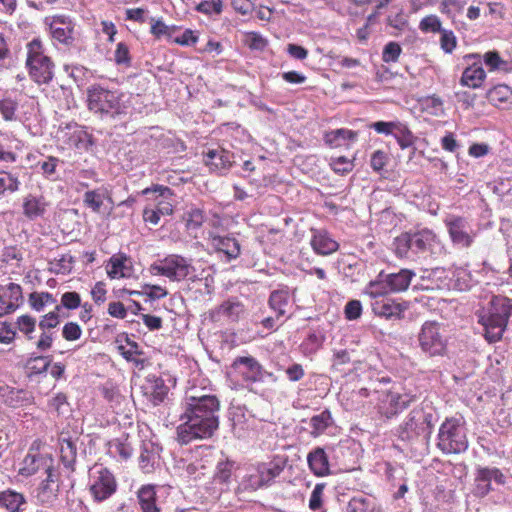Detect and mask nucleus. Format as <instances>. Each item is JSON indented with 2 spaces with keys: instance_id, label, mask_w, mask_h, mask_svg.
Listing matches in <instances>:
<instances>
[{
  "instance_id": "36",
  "label": "nucleus",
  "mask_w": 512,
  "mask_h": 512,
  "mask_svg": "<svg viewBox=\"0 0 512 512\" xmlns=\"http://www.w3.org/2000/svg\"><path fill=\"white\" fill-rule=\"evenodd\" d=\"M234 365L241 372H243L242 368H246L251 373L249 377L253 379L260 373V365L251 357H241L235 361Z\"/></svg>"
},
{
  "instance_id": "42",
  "label": "nucleus",
  "mask_w": 512,
  "mask_h": 512,
  "mask_svg": "<svg viewBox=\"0 0 512 512\" xmlns=\"http://www.w3.org/2000/svg\"><path fill=\"white\" fill-rule=\"evenodd\" d=\"M18 179L10 173L0 171V194L6 190L15 191L18 189Z\"/></svg>"
},
{
  "instance_id": "33",
  "label": "nucleus",
  "mask_w": 512,
  "mask_h": 512,
  "mask_svg": "<svg viewBox=\"0 0 512 512\" xmlns=\"http://www.w3.org/2000/svg\"><path fill=\"white\" fill-rule=\"evenodd\" d=\"M484 63L490 71L494 70H508V63L503 60L500 55L495 51H490L483 56Z\"/></svg>"
},
{
  "instance_id": "61",
  "label": "nucleus",
  "mask_w": 512,
  "mask_h": 512,
  "mask_svg": "<svg viewBox=\"0 0 512 512\" xmlns=\"http://www.w3.org/2000/svg\"><path fill=\"white\" fill-rule=\"evenodd\" d=\"M106 293L107 291L105 289V284L103 282H97L91 291L92 298L94 299L95 302L99 303L105 301Z\"/></svg>"
},
{
  "instance_id": "60",
  "label": "nucleus",
  "mask_w": 512,
  "mask_h": 512,
  "mask_svg": "<svg viewBox=\"0 0 512 512\" xmlns=\"http://www.w3.org/2000/svg\"><path fill=\"white\" fill-rule=\"evenodd\" d=\"M108 313L116 318L123 319L127 312L124 305L121 302H111L108 305Z\"/></svg>"
},
{
  "instance_id": "3",
  "label": "nucleus",
  "mask_w": 512,
  "mask_h": 512,
  "mask_svg": "<svg viewBox=\"0 0 512 512\" xmlns=\"http://www.w3.org/2000/svg\"><path fill=\"white\" fill-rule=\"evenodd\" d=\"M184 423L178 427V437L182 443H188L193 439L209 438L218 427V420L199 416H184Z\"/></svg>"
},
{
  "instance_id": "59",
  "label": "nucleus",
  "mask_w": 512,
  "mask_h": 512,
  "mask_svg": "<svg viewBox=\"0 0 512 512\" xmlns=\"http://www.w3.org/2000/svg\"><path fill=\"white\" fill-rule=\"evenodd\" d=\"M15 106V103L11 100H3L0 102V111L5 120L13 119Z\"/></svg>"
},
{
  "instance_id": "43",
  "label": "nucleus",
  "mask_w": 512,
  "mask_h": 512,
  "mask_svg": "<svg viewBox=\"0 0 512 512\" xmlns=\"http://www.w3.org/2000/svg\"><path fill=\"white\" fill-rule=\"evenodd\" d=\"M419 27L424 32H440L441 22L437 16L429 15L420 22Z\"/></svg>"
},
{
  "instance_id": "12",
  "label": "nucleus",
  "mask_w": 512,
  "mask_h": 512,
  "mask_svg": "<svg viewBox=\"0 0 512 512\" xmlns=\"http://www.w3.org/2000/svg\"><path fill=\"white\" fill-rule=\"evenodd\" d=\"M50 455L48 451H45L44 446L40 441H34L30 447L29 453L24 458L19 468V473L24 476H30L34 474L38 469H44V461L42 457Z\"/></svg>"
},
{
  "instance_id": "1",
  "label": "nucleus",
  "mask_w": 512,
  "mask_h": 512,
  "mask_svg": "<svg viewBox=\"0 0 512 512\" xmlns=\"http://www.w3.org/2000/svg\"><path fill=\"white\" fill-rule=\"evenodd\" d=\"M511 313L510 299L500 296L493 298L488 313L480 317V322L485 328V337L489 342H495L502 337Z\"/></svg>"
},
{
  "instance_id": "44",
  "label": "nucleus",
  "mask_w": 512,
  "mask_h": 512,
  "mask_svg": "<svg viewBox=\"0 0 512 512\" xmlns=\"http://www.w3.org/2000/svg\"><path fill=\"white\" fill-rule=\"evenodd\" d=\"M16 324L19 331L28 336L34 331L36 320L29 315H22L18 317Z\"/></svg>"
},
{
  "instance_id": "9",
  "label": "nucleus",
  "mask_w": 512,
  "mask_h": 512,
  "mask_svg": "<svg viewBox=\"0 0 512 512\" xmlns=\"http://www.w3.org/2000/svg\"><path fill=\"white\" fill-rule=\"evenodd\" d=\"M44 470L47 473L46 479L36 490V498L42 504L52 503L57 497L58 484L53 471V459L49 455L42 457Z\"/></svg>"
},
{
  "instance_id": "39",
  "label": "nucleus",
  "mask_w": 512,
  "mask_h": 512,
  "mask_svg": "<svg viewBox=\"0 0 512 512\" xmlns=\"http://www.w3.org/2000/svg\"><path fill=\"white\" fill-rule=\"evenodd\" d=\"M423 108L433 116H441L444 113L443 101L437 96H431L423 101Z\"/></svg>"
},
{
  "instance_id": "62",
  "label": "nucleus",
  "mask_w": 512,
  "mask_h": 512,
  "mask_svg": "<svg viewBox=\"0 0 512 512\" xmlns=\"http://www.w3.org/2000/svg\"><path fill=\"white\" fill-rule=\"evenodd\" d=\"M386 160L387 157L382 151H376L372 155L371 166L374 170L379 171L384 167Z\"/></svg>"
},
{
  "instance_id": "17",
  "label": "nucleus",
  "mask_w": 512,
  "mask_h": 512,
  "mask_svg": "<svg viewBox=\"0 0 512 512\" xmlns=\"http://www.w3.org/2000/svg\"><path fill=\"white\" fill-rule=\"evenodd\" d=\"M449 235L454 244L468 247L472 242L467 223L460 218H452L447 221Z\"/></svg>"
},
{
  "instance_id": "63",
  "label": "nucleus",
  "mask_w": 512,
  "mask_h": 512,
  "mask_svg": "<svg viewBox=\"0 0 512 512\" xmlns=\"http://www.w3.org/2000/svg\"><path fill=\"white\" fill-rule=\"evenodd\" d=\"M173 41L181 45H192L196 43L197 36L192 31L187 30L181 36L174 38Z\"/></svg>"
},
{
  "instance_id": "7",
  "label": "nucleus",
  "mask_w": 512,
  "mask_h": 512,
  "mask_svg": "<svg viewBox=\"0 0 512 512\" xmlns=\"http://www.w3.org/2000/svg\"><path fill=\"white\" fill-rule=\"evenodd\" d=\"M115 489L116 483L112 474L101 466H95L92 471L90 486L94 499L102 501L112 495Z\"/></svg>"
},
{
  "instance_id": "28",
  "label": "nucleus",
  "mask_w": 512,
  "mask_h": 512,
  "mask_svg": "<svg viewBox=\"0 0 512 512\" xmlns=\"http://www.w3.org/2000/svg\"><path fill=\"white\" fill-rule=\"evenodd\" d=\"M143 512H160L155 505V491L152 486L143 487L138 493Z\"/></svg>"
},
{
  "instance_id": "52",
  "label": "nucleus",
  "mask_w": 512,
  "mask_h": 512,
  "mask_svg": "<svg viewBox=\"0 0 512 512\" xmlns=\"http://www.w3.org/2000/svg\"><path fill=\"white\" fill-rule=\"evenodd\" d=\"M331 166L335 172L345 173L353 168V162L346 157H338L334 159Z\"/></svg>"
},
{
  "instance_id": "41",
  "label": "nucleus",
  "mask_w": 512,
  "mask_h": 512,
  "mask_svg": "<svg viewBox=\"0 0 512 512\" xmlns=\"http://www.w3.org/2000/svg\"><path fill=\"white\" fill-rule=\"evenodd\" d=\"M61 310V307L59 305L55 304V309L46 315L43 316L41 319L39 326L42 329H52L56 327L60 320H59V312Z\"/></svg>"
},
{
  "instance_id": "27",
  "label": "nucleus",
  "mask_w": 512,
  "mask_h": 512,
  "mask_svg": "<svg viewBox=\"0 0 512 512\" xmlns=\"http://www.w3.org/2000/svg\"><path fill=\"white\" fill-rule=\"evenodd\" d=\"M23 495L15 492H3L0 494V505L10 512H20L24 504Z\"/></svg>"
},
{
  "instance_id": "32",
  "label": "nucleus",
  "mask_w": 512,
  "mask_h": 512,
  "mask_svg": "<svg viewBox=\"0 0 512 512\" xmlns=\"http://www.w3.org/2000/svg\"><path fill=\"white\" fill-rule=\"evenodd\" d=\"M372 306L376 314L385 316L386 318L400 316L402 312V308L399 304L389 303L388 301L382 303L376 301Z\"/></svg>"
},
{
  "instance_id": "29",
  "label": "nucleus",
  "mask_w": 512,
  "mask_h": 512,
  "mask_svg": "<svg viewBox=\"0 0 512 512\" xmlns=\"http://www.w3.org/2000/svg\"><path fill=\"white\" fill-rule=\"evenodd\" d=\"M29 305L37 312H41L48 305L55 304L53 296L47 292H33L29 295Z\"/></svg>"
},
{
  "instance_id": "16",
  "label": "nucleus",
  "mask_w": 512,
  "mask_h": 512,
  "mask_svg": "<svg viewBox=\"0 0 512 512\" xmlns=\"http://www.w3.org/2000/svg\"><path fill=\"white\" fill-rule=\"evenodd\" d=\"M412 398L406 394H401L398 391H390L382 400L380 410L387 417L395 415L398 410L405 408Z\"/></svg>"
},
{
  "instance_id": "8",
  "label": "nucleus",
  "mask_w": 512,
  "mask_h": 512,
  "mask_svg": "<svg viewBox=\"0 0 512 512\" xmlns=\"http://www.w3.org/2000/svg\"><path fill=\"white\" fill-rule=\"evenodd\" d=\"M88 106L95 112H108L118 110L120 95L115 92L104 90L97 86L88 89Z\"/></svg>"
},
{
  "instance_id": "38",
  "label": "nucleus",
  "mask_w": 512,
  "mask_h": 512,
  "mask_svg": "<svg viewBox=\"0 0 512 512\" xmlns=\"http://www.w3.org/2000/svg\"><path fill=\"white\" fill-rule=\"evenodd\" d=\"M395 251L400 257H406L408 251L412 248V237L410 234L405 233L395 239Z\"/></svg>"
},
{
  "instance_id": "51",
  "label": "nucleus",
  "mask_w": 512,
  "mask_h": 512,
  "mask_svg": "<svg viewBox=\"0 0 512 512\" xmlns=\"http://www.w3.org/2000/svg\"><path fill=\"white\" fill-rule=\"evenodd\" d=\"M16 332L15 330L6 322L1 323L0 325V343L8 345L12 343L15 339Z\"/></svg>"
},
{
  "instance_id": "30",
  "label": "nucleus",
  "mask_w": 512,
  "mask_h": 512,
  "mask_svg": "<svg viewBox=\"0 0 512 512\" xmlns=\"http://www.w3.org/2000/svg\"><path fill=\"white\" fill-rule=\"evenodd\" d=\"M121 293H127L129 295H147L151 299H159L162 297H165L168 292L165 288L159 286V285H151V284H145L142 287L141 291H132L127 289H122Z\"/></svg>"
},
{
  "instance_id": "20",
  "label": "nucleus",
  "mask_w": 512,
  "mask_h": 512,
  "mask_svg": "<svg viewBox=\"0 0 512 512\" xmlns=\"http://www.w3.org/2000/svg\"><path fill=\"white\" fill-rule=\"evenodd\" d=\"M48 206L49 203L45 197L29 195L23 203L24 214L30 219L43 217Z\"/></svg>"
},
{
  "instance_id": "10",
  "label": "nucleus",
  "mask_w": 512,
  "mask_h": 512,
  "mask_svg": "<svg viewBox=\"0 0 512 512\" xmlns=\"http://www.w3.org/2000/svg\"><path fill=\"white\" fill-rule=\"evenodd\" d=\"M188 402L187 410L184 416H199L200 419L210 418L218 420L215 413L219 409V403L213 396H201L196 398L194 396Z\"/></svg>"
},
{
  "instance_id": "40",
  "label": "nucleus",
  "mask_w": 512,
  "mask_h": 512,
  "mask_svg": "<svg viewBox=\"0 0 512 512\" xmlns=\"http://www.w3.org/2000/svg\"><path fill=\"white\" fill-rule=\"evenodd\" d=\"M245 45L253 50H263L267 45V40L255 32H247L243 39Z\"/></svg>"
},
{
  "instance_id": "18",
  "label": "nucleus",
  "mask_w": 512,
  "mask_h": 512,
  "mask_svg": "<svg viewBox=\"0 0 512 512\" xmlns=\"http://www.w3.org/2000/svg\"><path fill=\"white\" fill-rule=\"evenodd\" d=\"M233 162V154L223 148L209 150L205 158V164L218 171L229 169Z\"/></svg>"
},
{
  "instance_id": "31",
  "label": "nucleus",
  "mask_w": 512,
  "mask_h": 512,
  "mask_svg": "<svg viewBox=\"0 0 512 512\" xmlns=\"http://www.w3.org/2000/svg\"><path fill=\"white\" fill-rule=\"evenodd\" d=\"M282 468L278 464H261L258 467V473H259V483L257 486H262L264 484H267L269 481H271L273 478L278 476L281 472Z\"/></svg>"
},
{
  "instance_id": "5",
  "label": "nucleus",
  "mask_w": 512,
  "mask_h": 512,
  "mask_svg": "<svg viewBox=\"0 0 512 512\" xmlns=\"http://www.w3.org/2000/svg\"><path fill=\"white\" fill-rule=\"evenodd\" d=\"M439 438V445L449 453H459L467 447L459 419H447L440 428Z\"/></svg>"
},
{
  "instance_id": "58",
  "label": "nucleus",
  "mask_w": 512,
  "mask_h": 512,
  "mask_svg": "<svg viewBox=\"0 0 512 512\" xmlns=\"http://www.w3.org/2000/svg\"><path fill=\"white\" fill-rule=\"evenodd\" d=\"M28 58L27 60H32V58H43L45 55L42 53V45L38 40H33L28 44Z\"/></svg>"
},
{
  "instance_id": "53",
  "label": "nucleus",
  "mask_w": 512,
  "mask_h": 512,
  "mask_svg": "<svg viewBox=\"0 0 512 512\" xmlns=\"http://www.w3.org/2000/svg\"><path fill=\"white\" fill-rule=\"evenodd\" d=\"M198 10L204 13L215 12L217 14L222 11V1L221 0H211L200 3L198 5Z\"/></svg>"
},
{
  "instance_id": "25",
  "label": "nucleus",
  "mask_w": 512,
  "mask_h": 512,
  "mask_svg": "<svg viewBox=\"0 0 512 512\" xmlns=\"http://www.w3.org/2000/svg\"><path fill=\"white\" fill-rule=\"evenodd\" d=\"M313 249L322 255H328L338 249V243L331 239L325 232H318L312 239Z\"/></svg>"
},
{
  "instance_id": "6",
  "label": "nucleus",
  "mask_w": 512,
  "mask_h": 512,
  "mask_svg": "<svg viewBox=\"0 0 512 512\" xmlns=\"http://www.w3.org/2000/svg\"><path fill=\"white\" fill-rule=\"evenodd\" d=\"M412 276L413 273L410 270L406 269L401 270L397 274H390L387 276L384 282L371 283L367 290V293L371 297H378L380 295L387 293L388 291H404L408 288Z\"/></svg>"
},
{
  "instance_id": "57",
  "label": "nucleus",
  "mask_w": 512,
  "mask_h": 512,
  "mask_svg": "<svg viewBox=\"0 0 512 512\" xmlns=\"http://www.w3.org/2000/svg\"><path fill=\"white\" fill-rule=\"evenodd\" d=\"M253 5V0H232L233 8L243 15L248 14L252 10Z\"/></svg>"
},
{
  "instance_id": "11",
  "label": "nucleus",
  "mask_w": 512,
  "mask_h": 512,
  "mask_svg": "<svg viewBox=\"0 0 512 512\" xmlns=\"http://www.w3.org/2000/svg\"><path fill=\"white\" fill-rule=\"evenodd\" d=\"M419 342L422 349L430 355H438L444 351V342L437 325L433 322H426L423 325Z\"/></svg>"
},
{
  "instance_id": "50",
  "label": "nucleus",
  "mask_w": 512,
  "mask_h": 512,
  "mask_svg": "<svg viewBox=\"0 0 512 512\" xmlns=\"http://www.w3.org/2000/svg\"><path fill=\"white\" fill-rule=\"evenodd\" d=\"M398 122H384L378 121L374 122L370 125L371 128H374L380 134L393 135L395 134V130Z\"/></svg>"
},
{
  "instance_id": "21",
  "label": "nucleus",
  "mask_w": 512,
  "mask_h": 512,
  "mask_svg": "<svg viewBox=\"0 0 512 512\" xmlns=\"http://www.w3.org/2000/svg\"><path fill=\"white\" fill-rule=\"evenodd\" d=\"M50 29L54 39L59 42L68 43L72 38L74 25L71 20L65 17H57L51 22Z\"/></svg>"
},
{
  "instance_id": "48",
  "label": "nucleus",
  "mask_w": 512,
  "mask_h": 512,
  "mask_svg": "<svg viewBox=\"0 0 512 512\" xmlns=\"http://www.w3.org/2000/svg\"><path fill=\"white\" fill-rule=\"evenodd\" d=\"M400 53V45L395 42H390L385 46L382 58L385 62L396 61Z\"/></svg>"
},
{
  "instance_id": "26",
  "label": "nucleus",
  "mask_w": 512,
  "mask_h": 512,
  "mask_svg": "<svg viewBox=\"0 0 512 512\" xmlns=\"http://www.w3.org/2000/svg\"><path fill=\"white\" fill-rule=\"evenodd\" d=\"M357 133L347 129H337L325 134V141L331 146H341L343 141H355Z\"/></svg>"
},
{
  "instance_id": "49",
  "label": "nucleus",
  "mask_w": 512,
  "mask_h": 512,
  "mask_svg": "<svg viewBox=\"0 0 512 512\" xmlns=\"http://www.w3.org/2000/svg\"><path fill=\"white\" fill-rule=\"evenodd\" d=\"M80 303V295L76 292H66L61 297V304L67 309H75Z\"/></svg>"
},
{
  "instance_id": "14",
  "label": "nucleus",
  "mask_w": 512,
  "mask_h": 512,
  "mask_svg": "<svg viewBox=\"0 0 512 512\" xmlns=\"http://www.w3.org/2000/svg\"><path fill=\"white\" fill-rule=\"evenodd\" d=\"M27 65L29 73L35 82L47 83L52 79L53 65L47 56L27 60Z\"/></svg>"
},
{
  "instance_id": "2",
  "label": "nucleus",
  "mask_w": 512,
  "mask_h": 512,
  "mask_svg": "<svg viewBox=\"0 0 512 512\" xmlns=\"http://www.w3.org/2000/svg\"><path fill=\"white\" fill-rule=\"evenodd\" d=\"M142 194L151 195L149 201L153 203L152 207L144 209L143 218L146 222L156 225L160 216H168L173 213L176 200L169 188L163 186H157L154 189L146 188Z\"/></svg>"
},
{
  "instance_id": "54",
  "label": "nucleus",
  "mask_w": 512,
  "mask_h": 512,
  "mask_svg": "<svg viewBox=\"0 0 512 512\" xmlns=\"http://www.w3.org/2000/svg\"><path fill=\"white\" fill-rule=\"evenodd\" d=\"M330 420V414L323 412L318 416L312 418L311 423L316 432L323 431L328 425Z\"/></svg>"
},
{
  "instance_id": "35",
  "label": "nucleus",
  "mask_w": 512,
  "mask_h": 512,
  "mask_svg": "<svg viewBox=\"0 0 512 512\" xmlns=\"http://www.w3.org/2000/svg\"><path fill=\"white\" fill-rule=\"evenodd\" d=\"M412 237V248H416L418 251L426 250L434 239V235L430 231H422L411 235Z\"/></svg>"
},
{
  "instance_id": "47",
  "label": "nucleus",
  "mask_w": 512,
  "mask_h": 512,
  "mask_svg": "<svg viewBox=\"0 0 512 512\" xmlns=\"http://www.w3.org/2000/svg\"><path fill=\"white\" fill-rule=\"evenodd\" d=\"M62 334L66 340L74 341L80 338L82 330L76 323L69 322L63 327Z\"/></svg>"
},
{
  "instance_id": "55",
  "label": "nucleus",
  "mask_w": 512,
  "mask_h": 512,
  "mask_svg": "<svg viewBox=\"0 0 512 512\" xmlns=\"http://www.w3.org/2000/svg\"><path fill=\"white\" fill-rule=\"evenodd\" d=\"M122 338L126 341V345H118V350L127 360H131L132 356L137 353L138 346L136 343L130 342L127 337L123 336Z\"/></svg>"
},
{
  "instance_id": "45",
  "label": "nucleus",
  "mask_w": 512,
  "mask_h": 512,
  "mask_svg": "<svg viewBox=\"0 0 512 512\" xmlns=\"http://www.w3.org/2000/svg\"><path fill=\"white\" fill-rule=\"evenodd\" d=\"M440 32H441V38H440L441 48L445 52L451 53L457 44L455 35L451 31L441 30Z\"/></svg>"
},
{
  "instance_id": "34",
  "label": "nucleus",
  "mask_w": 512,
  "mask_h": 512,
  "mask_svg": "<svg viewBox=\"0 0 512 512\" xmlns=\"http://www.w3.org/2000/svg\"><path fill=\"white\" fill-rule=\"evenodd\" d=\"M394 137L397 139L402 149L411 146L415 140L412 132L404 124L399 122L397 124Z\"/></svg>"
},
{
  "instance_id": "56",
  "label": "nucleus",
  "mask_w": 512,
  "mask_h": 512,
  "mask_svg": "<svg viewBox=\"0 0 512 512\" xmlns=\"http://www.w3.org/2000/svg\"><path fill=\"white\" fill-rule=\"evenodd\" d=\"M361 311V304L357 300L350 301L345 308L346 317L350 320L357 319L360 316Z\"/></svg>"
},
{
  "instance_id": "15",
  "label": "nucleus",
  "mask_w": 512,
  "mask_h": 512,
  "mask_svg": "<svg viewBox=\"0 0 512 512\" xmlns=\"http://www.w3.org/2000/svg\"><path fill=\"white\" fill-rule=\"evenodd\" d=\"M106 272L111 279L129 278L132 274V262L125 255H114L106 265Z\"/></svg>"
},
{
  "instance_id": "22",
  "label": "nucleus",
  "mask_w": 512,
  "mask_h": 512,
  "mask_svg": "<svg viewBox=\"0 0 512 512\" xmlns=\"http://www.w3.org/2000/svg\"><path fill=\"white\" fill-rule=\"evenodd\" d=\"M485 77L486 74L482 66L474 63L463 71L461 84L470 88H478Z\"/></svg>"
},
{
  "instance_id": "37",
  "label": "nucleus",
  "mask_w": 512,
  "mask_h": 512,
  "mask_svg": "<svg viewBox=\"0 0 512 512\" xmlns=\"http://www.w3.org/2000/svg\"><path fill=\"white\" fill-rule=\"evenodd\" d=\"M61 459L65 465L70 466L76 458V448L71 440L63 439L60 446Z\"/></svg>"
},
{
  "instance_id": "13",
  "label": "nucleus",
  "mask_w": 512,
  "mask_h": 512,
  "mask_svg": "<svg viewBox=\"0 0 512 512\" xmlns=\"http://www.w3.org/2000/svg\"><path fill=\"white\" fill-rule=\"evenodd\" d=\"M22 302V289L18 284L10 283L0 287V316L14 312Z\"/></svg>"
},
{
  "instance_id": "19",
  "label": "nucleus",
  "mask_w": 512,
  "mask_h": 512,
  "mask_svg": "<svg viewBox=\"0 0 512 512\" xmlns=\"http://www.w3.org/2000/svg\"><path fill=\"white\" fill-rule=\"evenodd\" d=\"M85 204L97 213H109L112 210L110 198L102 192L89 191L84 196Z\"/></svg>"
},
{
  "instance_id": "23",
  "label": "nucleus",
  "mask_w": 512,
  "mask_h": 512,
  "mask_svg": "<svg viewBox=\"0 0 512 512\" xmlns=\"http://www.w3.org/2000/svg\"><path fill=\"white\" fill-rule=\"evenodd\" d=\"M308 463L311 470L317 476L329 474V463L323 449L317 448L308 455Z\"/></svg>"
},
{
  "instance_id": "46",
  "label": "nucleus",
  "mask_w": 512,
  "mask_h": 512,
  "mask_svg": "<svg viewBox=\"0 0 512 512\" xmlns=\"http://www.w3.org/2000/svg\"><path fill=\"white\" fill-rule=\"evenodd\" d=\"M28 401L29 395L24 391H11L6 398V402L12 407L22 406L24 402Z\"/></svg>"
},
{
  "instance_id": "24",
  "label": "nucleus",
  "mask_w": 512,
  "mask_h": 512,
  "mask_svg": "<svg viewBox=\"0 0 512 512\" xmlns=\"http://www.w3.org/2000/svg\"><path fill=\"white\" fill-rule=\"evenodd\" d=\"M212 246L215 250L224 253L228 259L236 258L240 253L239 244L232 238L215 236L212 238Z\"/></svg>"
},
{
  "instance_id": "64",
  "label": "nucleus",
  "mask_w": 512,
  "mask_h": 512,
  "mask_svg": "<svg viewBox=\"0 0 512 512\" xmlns=\"http://www.w3.org/2000/svg\"><path fill=\"white\" fill-rule=\"evenodd\" d=\"M287 51L292 57L296 59H304L308 55V52L305 48L295 44H289L287 47Z\"/></svg>"
},
{
  "instance_id": "4",
  "label": "nucleus",
  "mask_w": 512,
  "mask_h": 512,
  "mask_svg": "<svg viewBox=\"0 0 512 512\" xmlns=\"http://www.w3.org/2000/svg\"><path fill=\"white\" fill-rule=\"evenodd\" d=\"M151 275H163L172 281H181L193 272V267L180 256H170L149 267Z\"/></svg>"
}]
</instances>
